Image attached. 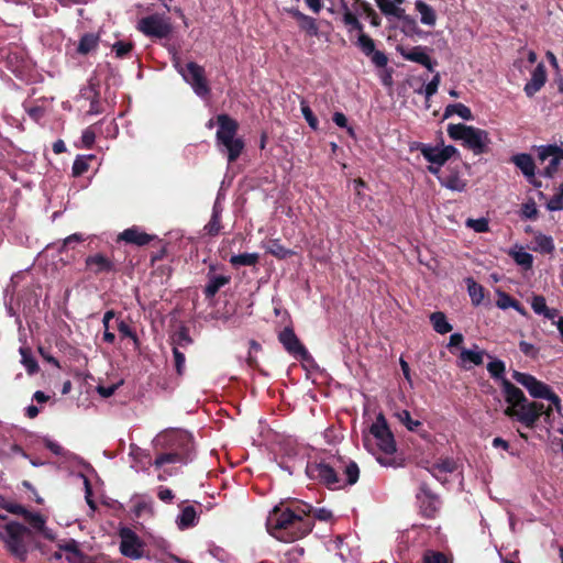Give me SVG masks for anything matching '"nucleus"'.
Segmentation results:
<instances>
[{
	"instance_id": "nucleus-46",
	"label": "nucleus",
	"mask_w": 563,
	"mask_h": 563,
	"mask_svg": "<svg viewBox=\"0 0 563 563\" xmlns=\"http://www.w3.org/2000/svg\"><path fill=\"white\" fill-rule=\"evenodd\" d=\"M397 19L401 21V31L405 34L413 35L419 32L417 21L412 16L407 15L405 11L402 12V15L397 16Z\"/></svg>"
},
{
	"instance_id": "nucleus-25",
	"label": "nucleus",
	"mask_w": 563,
	"mask_h": 563,
	"mask_svg": "<svg viewBox=\"0 0 563 563\" xmlns=\"http://www.w3.org/2000/svg\"><path fill=\"white\" fill-rule=\"evenodd\" d=\"M487 371L492 378H494L495 380H499L505 401L507 402V393L505 385L511 382L505 377V363L500 360H494L487 364Z\"/></svg>"
},
{
	"instance_id": "nucleus-56",
	"label": "nucleus",
	"mask_w": 563,
	"mask_h": 563,
	"mask_svg": "<svg viewBox=\"0 0 563 563\" xmlns=\"http://www.w3.org/2000/svg\"><path fill=\"white\" fill-rule=\"evenodd\" d=\"M517 299L512 298L510 295H508L507 292H504V291H500L498 292V299H497V307L500 308V309H508V308H512V306H515V301Z\"/></svg>"
},
{
	"instance_id": "nucleus-15",
	"label": "nucleus",
	"mask_w": 563,
	"mask_h": 563,
	"mask_svg": "<svg viewBox=\"0 0 563 563\" xmlns=\"http://www.w3.org/2000/svg\"><path fill=\"white\" fill-rule=\"evenodd\" d=\"M357 46L365 56L371 57L372 63L376 67L385 68L387 66V55L375 48V42L369 35L361 33L357 38Z\"/></svg>"
},
{
	"instance_id": "nucleus-37",
	"label": "nucleus",
	"mask_w": 563,
	"mask_h": 563,
	"mask_svg": "<svg viewBox=\"0 0 563 563\" xmlns=\"http://www.w3.org/2000/svg\"><path fill=\"white\" fill-rule=\"evenodd\" d=\"M260 255L257 253H242L232 255L230 263L232 266H255L258 263Z\"/></svg>"
},
{
	"instance_id": "nucleus-48",
	"label": "nucleus",
	"mask_w": 563,
	"mask_h": 563,
	"mask_svg": "<svg viewBox=\"0 0 563 563\" xmlns=\"http://www.w3.org/2000/svg\"><path fill=\"white\" fill-rule=\"evenodd\" d=\"M514 261L526 269H530L533 264V256L525 251H516L511 253Z\"/></svg>"
},
{
	"instance_id": "nucleus-57",
	"label": "nucleus",
	"mask_w": 563,
	"mask_h": 563,
	"mask_svg": "<svg viewBox=\"0 0 563 563\" xmlns=\"http://www.w3.org/2000/svg\"><path fill=\"white\" fill-rule=\"evenodd\" d=\"M440 81H441L440 74L437 73L433 76V78L424 87V95H426L427 99L431 98L433 95L437 93Z\"/></svg>"
},
{
	"instance_id": "nucleus-14",
	"label": "nucleus",
	"mask_w": 563,
	"mask_h": 563,
	"mask_svg": "<svg viewBox=\"0 0 563 563\" xmlns=\"http://www.w3.org/2000/svg\"><path fill=\"white\" fill-rule=\"evenodd\" d=\"M512 378L520 385H522L531 397L537 399H544L548 391L550 390V386L545 383L537 379L534 376L528 373H522L519 371L512 372Z\"/></svg>"
},
{
	"instance_id": "nucleus-17",
	"label": "nucleus",
	"mask_w": 563,
	"mask_h": 563,
	"mask_svg": "<svg viewBox=\"0 0 563 563\" xmlns=\"http://www.w3.org/2000/svg\"><path fill=\"white\" fill-rule=\"evenodd\" d=\"M85 265L86 268L95 275L117 272L113 261L101 253L87 256Z\"/></svg>"
},
{
	"instance_id": "nucleus-16",
	"label": "nucleus",
	"mask_w": 563,
	"mask_h": 563,
	"mask_svg": "<svg viewBox=\"0 0 563 563\" xmlns=\"http://www.w3.org/2000/svg\"><path fill=\"white\" fill-rule=\"evenodd\" d=\"M218 130L216 133V142L229 141L236 136L239 131V122L229 114L221 113L217 118Z\"/></svg>"
},
{
	"instance_id": "nucleus-34",
	"label": "nucleus",
	"mask_w": 563,
	"mask_h": 563,
	"mask_svg": "<svg viewBox=\"0 0 563 563\" xmlns=\"http://www.w3.org/2000/svg\"><path fill=\"white\" fill-rule=\"evenodd\" d=\"M342 9H343V23L347 26V31L351 33L352 31H357L360 34L363 32V24L358 21L356 15L349 9L347 3L342 0Z\"/></svg>"
},
{
	"instance_id": "nucleus-20",
	"label": "nucleus",
	"mask_w": 563,
	"mask_h": 563,
	"mask_svg": "<svg viewBox=\"0 0 563 563\" xmlns=\"http://www.w3.org/2000/svg\"><path fill=\"white\" fill-rule=\"evenodd\" d=\"M286 12L298 22L299 29L303 31L307 35H319V27L317 24V20L314 18L302 13L297 8L286 9Z\"/></svg>"
},
{
	"instance_id": "nucleus-40",
	"label": "nucleus",
	"mask_w": 563,
	"mask_h": 563,
	"mask_svg": "<svg viewBox=\"0 0 563 563\" xmlns=\"http://www.w3.org/2000/svg\"><path fill=\"white\" fill-rule=\"evenodd\" d=\"M456 470V462L451 457L441 459L435 462L430 472L438 478V473H453Z\"/></svg>"
},
{
	"instance_id": "nucleus-27",
	"label": "nucleus",
	"mask_w": 563,
	"mask_h": 563,
	"mask_svg": "<svg viewBox=\"0 0 563 563\" xmlns=\"http://www.w3.org/2000/svg\"><path fill=\"white\" fill-rule=\"evenodd\" d=\"M511 162L522 172L526 177H533L536 164L530 154L520 153L511 157Z\"/></svg>"
},
{
	"instance_id": "nucleus-22",
	"label": "nucleus",
	"mask_w": 563,
	"mask_h": 563,
	"mask_svg": "<svg viewBox=\"0 0 563 563\" xmlns=\"http://www.w3.org/2000/svg\"><path fill=\"white\" fill-rule=\"evenodd\" d=\"M412 150H419L421 152L422 156L429 163H431V165H433L434 167L440 168L441 166H443L446 163L441 148L438 146H432L430 144L416 142L411 146V151Z\"/></svg>"
},
{
	"instance_id": "nucleus-63",
	"label": "nucleus",
	"mask_w": 563,
	"mask_h": 563,
	"mask_svg": "<svg viewBox=\"0 0 563 563\" xmlns=\"http://www.w3.org/2000/svg\"><path fill=\"white\" fill-rule=\"evenodd\" d=\"M519 349L526 356H529L532 358H536L539 353V350L533 344L526 342V341L519 342Z\"/></svg>"
},
{
	"instance_id": "nucleus-23",
	"label": "nucleus",
	"mask_w": 563,
	"mask_h": 563,
	"mask_svg": "<svg viewBox=\"0 0 563 563\" xmlns=\"http://www.w3.org/2000/svg\"><path fill=\"white\" fill-rule=\"evenodd\" d=\"M213 271L214 266L211 265L207 274L208 283L203 288L206 299H212L223 286L231 282V276L214 275L212 274Z\"/></svg>"
},
{
	"instance_id": "nucleus-49",
	"label": "nucleus",
	"mask_w": 563,
	"mask_h": 563,
	"mask_svg": "<svg viewBox=\"0 0 563 563\" xmlns=\"http://www.w3.org/2000/svg\"><path fill=\"white\" fill-rule=\"evenodd\" d=\"M483 355H484L483 351H472V350L463 349L460 357L463 362L468 361V362L473 363L474 365H482L483 364Z\"/></svg>"
},
{
	"instance_id": "nucleus-43",
	"label": "nucleus",
	"mask_w": 563,
	"mask_h": 563,
	"mask_svg": "<svg viewBox=\"0 0 563 563\" xmlns=\"http://www.w3.org/2000/svg\"><path fill=\"white\" fill-rule=\"evenodd\" d=\"M302 508L306 509V517L321 520V521H328L332 518V512L325 508H313L312 506L308 504H301Z\"/></svg>"
},
{
	"instance_id": "nucleus-21",
	"label": "nucleus",
	"mask_w": 563,
	"mask_h": 563,
	"mask_svg": "<svg viewBox=\"0 0 563 563\" xmlns=\"http://www.w3.org/2000/svg\"><path fill=\"white\" fill-rule=\"evenodd\" d=\"M547 82V68L543 63L536 66L531 79L525 85L523 91L527 97H533Z\"/></svg>"
},
{
	"instance_id": "nucleus-35",
	"label": "nucleus",
	"mask_w": 563,
	"mask_h": 563,
	"mask_svg": "<svg viewBox=\"0 0 563 563\" xmlns=\"http://www.w3.org/2000/svg\"><path fill=\"white\" fill-rule=\"evenodd\" d=\"M430 321L435 332L445 334L452 331L453 327L449 323L446 316L441 311H435L430 314Z\"/></svg>"
},
{
	"instance_id": "nucleus-36",
	"label": "nucleus",
	"mask_w": 563,
	"mask_h": 563,
	"mask_svg": "<svg viewBox=\"0 0 563 563\" xmlns=\"http://www.w3.org/2000/svg\"><path fill=\"white\" fill-rule=\"evenodd\" d=\"M457 114L462 119L466 121H472L474 115L468 107L463 103H451L446 106L443 114V119H448L449 117Z\"/></svg>"
},
{
	"instance_id": "nucleus-60",
	"label": "nucleus",
	"mask_w": 563,
	"mask_h": 563,
	"mask_svg": "<svg viewBox=\"0 0 563 563\" xmlns=\"http://www.w3.org/2000/svg\"><path fill=\"white\" fill-rule=\"evenodd\" d=\"M118 331L123 338H130L134 342H137V335L135 331L131 329V327L123 320L119 321L118 323Z\"/></svg>"
},
{
	"instance_id": "nucleus-10",
	"label": "nucleus",
	"mask_w": 563,
	"mask_h": 563,
	"mask_svg": "<svg viewBox=\"0 0 563 563\" xmlns=\"http://www.w3.org/2000/svg\"><path fill=\"white\" fill-rule=\"evenodd\" d=\"M184 80L188 82L194 89L195 93L199 97H207L210 93L205 69L202 66L195 62L187 63V71L184 75Z\"/></svg>"
},
{
	"instance_id": "nucleus-18",
	"label": "nucleus",
	"mask_w": 563,
	"mask_h": 563,
	"mask_svg": "<svg viewBox=\"0 0 563 563\" xmlns=\"http://www.w3.org/2000/svg\"><path fill=\"white\" fill-rule=\"evenodd\" d=\"M156 239V235L148 234L142 231L139 227L133 225L131 228L125 229L119 235L117 241H123L128 244H133L137 246H144L151 243Z\"/></svg>"
},
{
	"instance_id": "nucleus-31",
	"label": "nucleus",
	"mask_w": 563,
	"mask_h": 563,
	"mask_svg": "<svg viewBox=\"0 0 563 563\" xmlns=\"http://www.w3.org/2000/svg\"><path fill=\"white\" fill-rule=\"evenodd\" d=\"M174 463L186 464L185 453H174L170 450H167L166 452L159 453L156 456L153 465L155 467L159 468L165 464H174Z\"/></svg>"
},
{
	"instance_id": "nucleus-12",
	"label": "nucleus",
	"mask_w": 563,
	"mask_h": 563,
	"mask_svg": "<svg viewBox=\"0 0 563 563\" xmlns=\"http://www.w3.org/2000/svg\"><path fill=\"white\" fill-rule=\"evenodd\" d=\"M278 340L290 355L302 361H308L311 357L308 350L300 342L292 328H284V330L278 334Z\"/></svg>"
},
{
	"instance_id": "nucleus-19",
	"label": "nucleus",
	"mask_w": 563,
	"mask_h": 563,
	"mask_svg": "<svg viewBox=\"0 0 563 563\" xmlns=\"http://www.w3.org/2000/svg\"><path fill=\"white\" fill-rule=\"evenodd\" d=\"M424 51L426 47L422 46H415L410 51L398 47V52L406 60L418 63L432 73L434 71V65H437V62H433Z\"/></svg>"
},
{
	"instance_id": "nucleus-47",
	"label": "nucleus",
	"mask_w": 563,
	"mask_h": 563,
	"mask_svg": "<svg viewBox=\"0 0 563 563\" xmlns=\"http://www.w3.org/2000/svg\"><path fill=\"white\" fill-rule=\"evenodd\" d=\"M300 109L308 125L314 131L318 130L319 121L305 99L300 100Z\"/></svg>"
},
{
	"instance_id": "nucleus-45",
	"label": "nucleus",
	"mask_w": 563,
	"mask_h": 563,
	"mask_svg": "<svg viewBox=\"0 0 563 563\" xmlns=\"http://www.w3.org/2000/svg\"><path fill=\"white\" fill-rule=\"evenodd\" d=\"M95 158L93 155L89 156H77L71 168V173L74 177H79L88 172L89 164L88 161Z\"/></svg>"
},
{
	"instance_id": "nucleus-5",
	"label": "nucleus",
	"mask_w": 563,
	"mask_h": 563,
	"mask_svg": "<svg viewBox=\"0 0 563 563\" xmlns=\"http://www.w3.org/2000/svg\"><path fill=\"white\" fill-rule=\"evenodd\" d=\"M32 532L24 525L11 521L0 531V539L4 542L8 552L20 562H24L29 553V539Z\"/></svg>"
},
{
	"instance_id": "nucleus-11",
	"label": "nucleus",
	"mask_w": 563,
	"mask_h": 563,
	"mask_svg": "<svg viewBox=\"0 0 563 563\" xmlns=\"http://www.w3.org/2000/svg\"><path fill=\"white\" fill-rule=\"evenodd\" d=\"M165 446L174 453H185L186 464L191 461L194 440L186 432H170L165 435Z\"/></svg>"
},
{
	"instance_id": "nucleus-61",
	"label": "nucleus",
	"mask_w": 563,
	"mask_h": 563,
	"mask_svg": "<svg viewBox=\"0 0 563 563\" xmlns=\"http://www.w3.org/2000/svg\"><path fill=\"white\" fill-rule=\"evenodd\" d=\"M123 384V380L119 382L118 384H112L109 386H97V391L102 398H109L111 397L117 389Z\"/></svg>"
},
{
	"instance_id": "nucleus-64",
	"label": "nucleus",
	"mask_w": 563,
	"mask_h": 563,
	"mask_svg": "<svg viewBox=\"0 0 563 563\" xmlns=\"http://www.w3.org/2000/svg\"><path fill=\"white\" fill-rule=\"evenodd\" d=\"M547 208L550 211L563 210V197L555 194L547 203Z\"/></svg>"
},
{
	"instance_id": "nucleus-32",
	"label": "nucleus",
	"mask_w": 563,
	"mask_h": 563,
	"mask_svg": "<svg viewBox=\"0 0 563 563\" xmlns=\"http://www.w3.org/2000/svg\"><path fill=\"white\" fill-rule=\"evenodd\" d=\"M99 35L95 33H86L84 34L78 43L77 53L80 55H87L90 52L95 51L99 44Z\"/></svg>"
},
{
	"instance_id": "nucleus-42",
	"label": "nucleus",
	"mask_w": 563,
	"mask_h": 563,
	"mask_svg": "<svg viewBox=\"0 0 563 563\" xmlns=\"http://www.w3.org/2000/svg\"><path fill=\"white\" fill-rule=\"evenodd\" d=\"M376 4L386 16H401L404 9L390 0H376Z\"/></svg>"
},
{
	"instance_id": "nucleus-29",
	"label": "nucleus",
	"mask_w": 563,
	"mask_h": 563,
	"mask_svg": "<svg viewBox=\"0 0 563 563\" xmlns=\"http://www.w3.org/2000/svg\"><path fill=\"white\" fill-rule=\"evenodd\" d=\"M533 243V251L542 254H552L555 250L552 236L545 235L541 232H537L534 234Z\"/></svg>"
},
{
	"instance_id": "nucleus-33",
	"label": "nucleus",
	"mask_w": 563,
	"mask_h": 563,
	"mask_svg": "<svg viewBox=\"0 0 563 563\" xmlns=\"http://www.w3.org/2000/svg\"><path fill=\"white\" fill-rule=\"evenodd\" d=\"M267 253L273 255L274 257L278 260H286L292 255H295V252L290 249L285 247L279 239H273L268 241V244L266 246Z\"/></svg>"
},
{
	"instance_id": "nucleus-3",
	"label": "nucleus",
	"mask_w": 563,
	"mask_h": 563,
	"mask_svg": "<svg viewBox=\"0 0 563 563\" xmlns=\"http://www.w3.org/2000/svg\"><path fill=\"white\" fill-rule=\"evenodd\" d=\"M507 393V407L504 415L514 422H519L528 429H533L541 417L547 424H551L553 407H545L542 402L530 401L525 393L512 383L505 385Z\"/></svg>"
},
{
	"instance_id": "nucleus-51",
	"label": "nucleus",
	"mask_w": 563,
	"mask_h": 563,
	"mask_svg": "<svg viewBox=\"0 0 563 563\" xmlns=\"http://www.w3.org/2000/svg\"><path fill=\"white\" fill-rule=\"evenodd\" d=\"M466 227L473 229L477 233H485L489 231L488 220L485 218L467 219Z\"/></svg>"
},
{
	"instance_id": "nucleus-8",
	"label": "nucleus",
	"mask_w": 563,
	"mask_h": 563,
	"mask_svg": "<svg viewBox=\"0 0 563 563\" xmlns=\"http://www.w3.org/2000/svg\"><path fill=\"white\" fill-rule=\"evenodd\" d=\"M137 30L145 36L162 40L170 35L172 25L158 14H151L137 22Z\"/></svg>"
},
{
	"instance_id": "nucleus-6",
	"label": "nucleus",
	"mask_w": 563,
	"mask_h": 563,
	"mask_svg": "<svg viewBox=\"0 0 563 563\" xmlns=\"http://www.w3.org/2000/svg\"><path fill=\"white\" fill-rule=\"evenodd\" d=\"M369 432L375 438L379 450L384 454L393 455L396 452V441L384 413L379 412L376 416V420L371 426Z\"/></svg>"
},
{
	"instance_id": "nucleus-13",
	"label": "nucleus",
	"mask_w": 563,
	"mask_h": 563,
	"mask_svg": "<svg viewBox=\"0 0 563 563\" xmlns=\"http://www.w3.org/2000/svg\"><path fill=\"white\" fill-rule=\"evenodd\" d=\"M120 552L122 555L137 560L143 555V543L140 537L130 528H123L120 530Z\"/></svg>"
},
{
	"instance_id": "nucleus-41",
	"label": "nucleus",
	"mask_w": 563,
	"mask_h": 563,
	"mask_svg": "<svg viewBox=\"0 0 563 563\" xmlns=\"http://www.w3.org/2000/svg\"><path fill=\"white\" fill-rule=\"evenodd\" d=\"M221 229V214L214 207L212 210L211 218L209 222L205 225L203 230L206 234H208L209 236H217L219 235Z\"/></svg>"
},
{
	"instance_id": "nucleus-7",
	"label": "nucleus",
	"mask_w": 563,
	"mask_h": 563,
	"mask_svg": "<svg viewBox=\"0 0 563 563\" xmlns=\"http://www.w3.org/2000/svg\"><path fill=\"white\" fill-rule=\"evenodd\" d=\"M419 514L426 519H434L441 508L440 496L431 490L427 483H421L416 494Z\"/></svg>"
},
{
	"instance_id": "nucleus-52",
	"label": "nucleus",
	"mask_w": 563,
	"mask_h": 563,
	"mask_svg": "<svg viewBox=\"0 0 563 563\" xmlns=\"http://www.w3.org/2000/svg\"><path fill=\"white\" fill-rule=\"evenodd\" d=\"M423 563H449V559L442 552L427 551L423 555Z\"/></svg>"
},
{
	"instance_id": "nucleus-39",
	"label": "nucleus",
	"mask_w": 563,
	"mask_h": 563,
	"mask_svg": "<svg viewBox=\"0 0 563 563\" xmlns=\"http://www.w3.org/2000/svg\"><path fill=\"white\" fill-rule=\"evenodd\" d=\"M467 291L473 305L478 306L484 299V287L476 283L472 277L466 279Z\"/></svg>"
},
{
	"instance_id": "nucleus-1",
	"label": "nucleus",
	"mask_w": 563,
	"mask_h": 563,
	"mask_svg": "<svg viewBox=\"0 0 563 563\" xmlns=\"http://www.w3.org/2000/svg\"><path fill=\"white\" fill-rule=\"evenodd\" d=\"M307 476L330 490L343 489L357 483L358 465L341 456H330L320 461L308 462Z\"/></svg>"
},
{
	"instance_id": "nucleus-38",
	"label": "nucleus",
	"mask_w": 563,
	"mask_h": 563,
	"mask_svg": "<svg viewBox=\"0 0 563 563\" xmlns=\"http://www.w3.org/2000/svg\"><path fill=\"white\" fill-rule=\"evenodd\" d=\"M21 362L26 368L29 375H34L38 372L40 367L37 361L32 355V352L29 347H20Z\"/></svg>"
},
{
	"instance_id": "nucleus-9",
	"label": "nucleus",
	"mask_w": 563,
	"mask_h": 563,
	"mask_svg": "<svg viewBox=\"0 0 563 563\" xmlns=\"http://www.w3.org/2000/svg\"><path fill=\"white\" fill-rule=\"evenodd\" d=\"M428 172L434 175L441 186L453 190V191H464L467 186V180L462 178L461 173L456 167L448 166L445 172L441 173L439 167H434L433 165H429L427 167Z\"/></svg>"
},
{
	"instance_id": "nucleus-50",
	"label": "nucleus",
	"mask_w": 563,
	"mask_h": 563,
	"mask_svg": "<svg viewBox=\"0 0 563 563\" xmlns=\"http://www.w3.org/2000/svg\"><path fill=\"white\" fill-rule=\"evenodd\" d=\"M133 47L134 45L132 42L118 41L112 45V51L115 53L118 58H124L131 53Z\"/></svg>"
},
{
	"instance_id": "nucleus-2",
	"label": "nucleus",
	"mask_w": 563,
	"mask_h": 563,
	"mask_svg": "<svg viewBox=\"0 0 563 563\" xmlns=\"http://www.w3.org/2000/svg\"><path fill=\"white\" fill-rule=\"evenodd\" d=\"M301 505L296 509L276 506L267 518L268 532L279 541L294 542L312 531L313 520L307 518Z\"/></svg>"
},
{
	"instance_id": "nucleus-44",
	"label": "nucleus",
	"mask_w": 563,
	"mask_h": 563,
	"mask_svg": "<svg viewBox=\"0 0 563 563\" xmlns=\"http://www.w3.org/2000/svg\"><path fill=\"white\" fill-rule=\"evenodd\" d=\"M14 143L9 137L0 135V169L4 168L11 156V150H13Z\"/></svg>"
},
{
	"instance_id": "nucleus-62",
	"label": "nucleus",
	"mask_w": 563,
	"mask_h": 563,
	"mask_svg": "<svg viewBox=\"0 0 563 563\" xmlns=\"http://www.w3.org/2000/svg\"><path fill=\"white\" fill-rule=\"evenodd\" d=\"M25 111L27 112L29 117L35 122H38L45 115V108L41 106L25 107Z\"/></svg>"
},
{
	"instance_id": "nucleus-30",
	"label": "nucleus",
	"mask_w": 563,
	"mask_h": 563,
	"mask_svg": "<svg viewBox=\"0 0 563 563\" xmlns=\"http://www.w3.org/2000/svg\"><path fill=\"white\" fill-rule=\"evenodd\" d=\"M415 8L421 15L420 21L422 24L430 25V26L435 25L437 14L431 5H429L428 3H426L422 0H417L415 3Z\"/></svg>"
},
{
	"instance_id": "nucleus-24",
	"label": "nucleus",
	"mask_w": 563,
	"mask_h": 563,
	"mask_svg": "<svg viewBox=\"0 0 563 563\" xmlns=\"http://www.w3.org/2000/svg\"><path fill=\"white\" fill-rule=\"evenodd\" d=\"M219 150L227 154L228 162L234 163L242 154L245 143L241 137L229 139V141H222L217 143Z\"/></svg>"
},
{
	"instance_id": "nucleus-54",
	"label": "nucleus",
	"mask_w": 563,
	"mask_h": 563,
	"mask_svg": "<svg viewBox=\"0 0 563 563\" xmlns=\"http://www.w3.org/2000/svg\"><path fill=\"white\" fill-rule=\"evenodd\" d=\"M521 214L523 218L529 220H536L538 218V209L532 199L522 205Z\"/></svg>"
},
{
	"instance_id": "nucleus-28",
	"label": "nucleus",
	"mask_w": 563,
	"mask_h": 563,
	"mask_svg": "<svg viewBox=\"0 0 563 563\" xmlns=\"http://www.w3.org/2000/svg\"><path fill=\"white\" fill-rule=\"evenodd\" d=\"M197 511L194 506H186L181 509L177 518V526L180 530H185L197 525Z\"/></svg>"
},
{
	"instance_id": "nucleus-4",
	"label": "nucleus",
	"mask_w": 563,
	"mask_h": 563,
	"mask_svg": "<svg viewBox=\"0 0 563 563\" xmlns=\"http://www.w3.org/2000/svg\"><path fill=\"white\" fill-rule=\"evenodd\" d=\"M448 135L454 141H462V145L472 151L475 155L488 152L490 143L487 131L464 123H450L446 129Z\"/></svg>"
},
{
	"instance_id": "nucleus-58",
	"label": "nucleus",
	"mask_w": 563,
	"mask_h": 563,
	"mask_svg": "<svg viewBox=\"0 0 563 563\" xmlns=\"http://www.w3.org/2000/svg\"><path fill=\"white\" fill-rule=\"evenodd\" d=\"M175 368L179 376L184 374L185 371V355L181 353L176 346L173 349Z\"/></svg>"
},
{
	"instance_id": "nucleus-53",
	"label": "nucleus",
	"mask_w": 563,
	"mask_h": 563,
	"mask_svg": "<svg viewBox=\"0 0 563 563\" xmlns=\"http://www.w3.org/2000/svg\"><path fill=\"white\" fill-rule=\"evenodd\" d=\"M531 308L534 313L543 316L544 312H548L545 298L541 295L533 296L531 300Z\"/></svg>"
},
{
	"instance_id": "nucleus-55",
	"label": "nucleus",
	"mask_w": 563,
	"mask_h": 563,
	"mask_svg": "<svg viewBox=\"0 0 563 563\" xmlns=\"http://www.w3.org/2000/svg\"><path fill=\"white\" fill-rule=\"evenodd\" d=\"M24 518L34 529L44 531L45 520L40 514H32L27 511Z\"/></svg>"
},
{
	"instance_id": "nucleus-26",
	"label": "nucleus",
	"mask_w": 563,
	"mask_h": 563,
	"mask_svg": "<svg viewBox=\"0 0 563 563\" xmlns=\"http://www.w3.org/2000/svg\"><path fill=\"white\" fill-rule=\"evenodd\" d=\"M395 417L401 424H404L407 428L408 431L417 432L423 439L429 435L428 432L424 429H422V422L419 420H413L408 410H399L395 412Z\"/></svg>"
},
{
	"instance_id": "nucleus-59",
	"label": "nucleus",
	"mask_w": 563,
	"mask_h": 563,
	"mask_svg": "<svg viewBox=\"0 0 563 563\" xmlns=\"http://www.w3.org/2000/svg\"><path fill=\"white\" fill-rule=\"evenodd\" d=\"M174 342L177 345H181V346L190 344L191 338L189 335L188 329L185 327L180 328L179 331L174 336Z\"/></svg>"
}]
</instances>
